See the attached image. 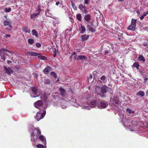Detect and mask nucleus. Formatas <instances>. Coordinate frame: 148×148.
I'll list each match as a JSON object with an SVG mask.
<instances>
[{
  "instance_id": "864d4df0",
  "label": "nucleus",
  "mask_w": 148,
  "mask_h": 148,
  "mask_svg": "<svg viewBox=\"0 0 148 148\" xmlns=\"http://www.w3.org/2000/svg\"><path fill=\"white\" fill-rule=\"evenodd\" d=\"M92 75L91 74L89 75V78L90 79H91L92 78Z\"/></svg>"
},
{
  "instance_id": "20e7f679",
  "label": "nucleus",
  "mask_w": 148,
  "mask_h": 148,
  "mask_svg": "<svg viewBox=\"0 0 148 148\" xmlns=\"http://www.w3.org/2000/svg\"><path fill=\"white\" fill-rule=\"evenodd\" d=\"M111 90V88H109L108 86L105 85L102 86L101 89V95H100V96L101 97H105L104 94L106 93L108 91H110Z\"/></svg>"
},
{
  "instance_id": "ea45409f",
  "label": "nucleus",
  "mask_w": 148,
  "mask_h": 148,
  "mask_svg": "<svg viewBox=\"0 0 148 148\" xmlns=\"http://www.w3.org/2000/svg\"><path fill=\"white\" fill-rule=\"evenodd\" d=\"M90 1V0H84V4H85L86 5L88 4Z\"/></svg>"
},
{
  "instance_id": "bf43d9fd",
  "label": "nucleus",
  "mask_w": 148,
  "mask_h": 148,
  "mask_svg": "<svg viewBox=\"0 0 148 148\" xmlns=\"http://www.w3.org/2000/svg\"><path fill=\"white\" fill-rule=\"evenodd\" d=\"M140 73H141L142 74H143V72L142 71H140Z\"/></svg>"
},
{
  "instance_id": "3c124183",
  "label": "nucleus",
  "mask_w": 148,
  "mask_h": 148,
  "mask_svg": "<svg viewBox=\"0 0 148 148\" xmlns=\"http://www.w3.org/2000/svg\"><path fill=\"white\" fill-rule=\"evenodd\" d=\"M12 23H10V25H8V26H9L10 28H12V26L11 24Z\"/></svg>"
},
{
  "instance_id": "5701e85b",
  "label": "nucleus",
  "mask_w": 148,
  "mask_h": 148,
  "mask_svg": "<svg viewBox=\"0 0 148 148\" xmlns=\"http://www.w3.org/2000/svg\"><path fill=\"white\" fill-rule=\"evenodd\" d=\"M86 30L85 27L82 24L80 30V32L81 33L83 34L86 31Z\"/></svg>"
},
{
  "instance_id": "9b49d317",
  "label": "nucleus",
  "mask_w": 148,
  "mask_h": 148,
  "mask_svg": "<svg viewBox=\"0 0 148 148\" xmlns=\"http://www.w3.org/2000/svg\"><path fill=\"white\" fill-rule=\"evenodd\" d=\"M52 70V68L49 66H47L43 70V73L46 74H48L49 72Z\"/></svg>"
},
{
  "instance_id": "cd10ccee",
  "label": "nucleus",
  "mask_w": 148,
  "mask_h": 148,
  "mask_svg": "<svg viewBox=\"0 0 148 148\" xmlns=\"http://www.w3.org/2000/svg\"><path fill=\"white\" fill-rule=\"evenodd\" d=\"M100 105L102 108H105L106 106V104L103 102H101L100 103Z\"/></svg>"
},
{
  "instance_id": "72a5a7b5",
  "label": "nucleus",
  "mask_w": 148,
  "mask_h": 148,
  "mask_svg": "<svg viewBox=\"0 0 148 148\" xmlns=\"http://www.w3.org/2000/svg\"><path fill=\"white\" fill-rule=\"evenodd\" d=\"M72 5L73 8L75 10H77V6L74 3H72Z\"/></svg>"
},
{
  "instance_id": "052dcab7",
  "label": "nucleus",
  "mask_w": 148,
  "mask_h": 148,
  "mask_svg": "<svg viewBox=\"0 0 148 148\" xmlns=\"http://www.w3.org/2000/svg\"><path fill=\"white\" fill-rule=\"evenodd\" d=\"M4 17L5 18H7V16H4Z\"/></svg>"
},
{
  "instance_id": "6e6d98bb",
  "label": "nucleus",
  "mask_w": 148,
  "mask_h": 148,
  "mask_svg": "<svg viewBox=\"0 0 148 148\" xmlns=\"http://www.w3.org/2000/svg\"><path fill=\"white\" fill-rule=\"evenodd\" d=\"M95 55H96L97 56V57H98L100 55V53H99L98 54H95Z\"/></svg>"
},
{
  "instance_id": "a211bd4d",
  "label": "nucleus",
  "mask_w": 148,
  "mask_h": 148,
  "mask_svg": "<svg viewBox=\"0 0 148 148\" xmlns=\"http://www.w3.org/2000/svg\"><path fill=\"white\" fill-rule=\"evenodd\" d=\"M88 30L92 32H94L95 31V29L93 28V25H88Z\"/></svg>"
},
{
  "instance_id": "423d86ee",
  "label": "nucleus",
  "mask_w": 148,
  "mask_h": 148,
  "mask_svg": "<svg viewBox=\"0 0 148 148\" xmlns=\"http://www.w3.org/2000/svg\"><path fill=\"white\" fill-rule=\"evenodd\" d=\"M32 90L33 93L32 94H34L32 97H36L39 96L40 90L37 87H33L32 88Z\"/></svg>"
},
{
  "instance_id": "39448f33",
  "label": "nucleus",
  "mask_w": 148,
  "mask_h": 148,
  "mask_svg": "<svg viewBox=\"0 0 148 148\" xmlns=\"http://www.w3.org/2000/svg\"><path fill=\"white\" fill-rule=\"evenodd\" d=\"M110 101L112 104L116 106L119 104V102L118 97L116 95L111 97Z\"/></svg>"
},
{
  "instance_id": "774afa93",
  "label": "nucleus",
  "mask_w": 148,
  "mask_h": 148,
  "mask_svg": "<svg viewBox=\"0 0 148 148\" xmlns=\"http://www.w3.org/2000/svg\"><path fill=\"white\" fill-rule=\"evenodd\" d=\"M59 81V79H58L57 80V81Z\"/></svg>"
},
{
  "instance_id": "09e8293b",
  "label": "nucleus",
  "mask_w": 148,
  "mask_h": 148,
  "mask_svg": "<svg viewBox=\"0 0 148 148\" xmlns=\"http://www.w3.org/2000/svg\"><path fill=\"white\" fill-rule=\"evenodd\" d=\"M147 14L146 13V12H143V15H144L145 16Z\"/></svg>"
},
{
  "instance_id": "a18cd8bd",
  "label": "nucleus",
  "mask_w": 148,
  "mask_h": 148,
  "mask_svg": "<svg viewBox=\"0 0 148 148\" xmlns=\"http://www.w3.org/2000/svg\"><path fill=\"white\" fill-rule=\"evenodd\" d=\"M109 53V51L107 50H106L105 51V53L106 54H108Z\"/></svg>"
},
{
  "instance_id": "a19ab883",
  "label": "nucleus",
  "mask_w": 148,
  "mask_h": 148,
  "mask_svg": "<svg viewBox=\"0 0 148 148\" xmlns=\"http://www.w3.org/2000/svg\"><path fill=\"white\" fill-rule=\"evenodd\" d=\"M40 98L42 100H45L46 99V97L45 96L44 97H43V96H40Z\"/></svg>"
},
{
  "instance_id": "2f4dec72",
  "label": "nucleus",
  "mask_w": 148,
  "mask_h": 148,
  "mask_svg": "<svg viewBox=\"0 0 148 148\" xmlns=\"http://www.w3.org/2000/svg\"><path fill=\"white\" fill-rule=\"evenodd\" d=\"M38 57L39 59L42 60H47V58L45 56H38Z\"/></svg>"
},
{
  "instance_id": "c9c22d12",
  "label": "nucleus",
  "mask_w": 148,
  "mask_h": 148,
  "mask_svg": "<svg viewBox=\"0 0 148 148\" xmlns=\"http://www.w3.org/2000/svg\"><path fill=\"white\" fill-rule=\"evenodd\" d=\"M127 112L129 114L134 113V111H133L131 110L128 108H127Z\"/></svg>"
},
{
  "instance_id": "6e6552de",
  "label": "nucleus",
  "mask_w": 148,
  "mask_h": 148,
  "mask_svg": "<svg viewBox=\"0 0 148 148\" xmlns=\"http://www.w3.org/2000/svg\"><path fill=\"white\" fill-rule=\"evenodd\" d=\"M43 103L42 101L38 100L35 102L34 103V106L36 108H38L39 110L42 109L41 108V107L43 106Z\"/></svg>"
},
{
  "instance_id": "b1692460",
  "label": "nucleus",
  "mask_w": 148,
  "mask_h": 148,
  "mask_svg": "<svg viewBox=\"0 0 148 148\" xmlns=\"http://www.w3.org/2000/svg\"><path fill=\"white\" fill-rule=\"evenodd\" d=\"M77 19L79 21H81L82 20V16L81 14L79 13L76 15Z\"/></svg>"
},
{
  "instance_id": "4be33fe9",
  "label": "nucleus",
  "mask_w": 148,
  "mask_h": 148,
  "mask_svg": "<svg viewBox=\"0 0 148 148\" xmlns=\"http://www.w3.org/2000/svg\"><path fill=\"white\" fill-rule=\"evenodd\" d=\"M89 35L84 34L82 36V39L83 40L85 41L87 40L89 37Z\"/></svg>"
},
{
  "instance_id": "680f3d73",
  "label": "nucleus",
  "mask_w": 148,
  "mask_h": 148,
  "mask_svg": "<svg viewBox=\"0 0 148 148\" xmlns=\"http://www.w3.org/2000/svg\"><path fill=\"white\" fill-rule=\"evenodd\" d=\"M118 39H119V40H120L121 39V38H120V37H118Z\"/></svg>"
},
{
  "instance_id": "4c0bfd02",
  "label": "nucleus",
  "mask_w": 148,
  "mask_h": 148,
  "mask_svg": "<svg viewBox=\"0 0 148 148\" xmlns=\"http://www.w3.org/2000/svg\"><path fill=\"white\" fill-rule=\"evenodd\" d=\"M50 81L48 79H45V83L46 84H49Z\"/></svg>"
},
{
  "instance_id": "c03bdc74",
  "label": "nucleus",
  "mask_w": 148,
  "mask_h": 148,
  "mask_svg": "<svg viewBox=\"0 0 148 148\" xmlns=\"http://www.w3.org/2000/svg\"><path fill=\"white\" fill-rule=\"evenodd\" d=\"M145 16H144V15H142L140 18V20H142L143 19Z\"/></svg>"
},
{
  "instance_id": "412c9836",
  "label": "nucleus",
  "mask_w": 148,
  "mask_h": 148,
  "mask_svg": "<svg viewBox=\"0 0 148 148\" xmlns=\"http://www.w3.org/2000/svg\"><path fill=\"white\" fill-rule=\"evenodd\" d=\"M139 63L138 62H134L132 66V67H136L137 70L139 69Z\"/></svg>"
},
{
  "instance_id": "2eb2a0df",
  "label": "nucleus",
  "mask_w": 148,
  "mask_h": 148,
  "mask_svg": "<svg viewBox=\"0 0 148 148\" xmlns=\"http://www.w3.org/2000/svg\"><path fill=\"white\" fill-rule=\"evenodd\" d=\"M39 138L44 144L45 145L46 144V138L43 135H40L39 137Z\"/></svg>"
},
{
  "instance_id": "e2e57ef3",
  "label": "nucleus",
  "mask_w": 148,
  "mask_h": 148,
  "mask_svg": "<svg viewBox=\"0 0 148 148\" xmlns=\"http://www.w3.org/2000/svg\"><path fill=\"white\" fill-rule=\"evenodd\" d=\"M146 13H147V14H148V11L146 12Z\"/></svg>"
},
{
  "instance_id": "8fccbe9b",
  "label": "nucleus",
  "mask_w": 148,
  "mask_h": 148,
  "mask_svg": "<svg viewBox=\"0 0 148 148\" xmlns=\"http://www.w3.org/2000/svg\"><path fill=\"white\" fill-rule=\"evenodd\" d=\"M7 62L8 64H9L10 63H11L12 62V61L10 60H8L7 61Z\"/></svg>"
},
{
  "instance_id": "aec40b11",
  "label": "nucleus",
  "mask_w": 148,
  "mask_h": 148,
  "mask_svg": "<svg viewBox=\"0 0 148 148\" xmlns=\"http://www.w3.org/2000/svg\"><path fill=\"white\" fill-rule=\"evenodd\" d=\"M136 95L138 96H140L141 97H143L144 96L145 93L143 91H140L136 93Z\"/></svg>"
},
{
  "instance_id": "f8f14e48",
  "label": "nucleus",
  "mask_w": 148,
  "mask_h": 148,
  "mask_svg": "<svg viewBox=\"0 0 148 148\" xmlns=\"http://www.w3.org/2000/svg\"><path fill=\"white\" fill-rule=\"evenodd\" d=\"M4 69L5 73L9 75H10L11 74L13 73L14 72V71L11 70L10 68L5 67Z\"/></svg>"
},
{
  "instance_id": "69168bd1",
  "label": "nucleus",
  "mask_w": 148,
  "mask_h": 148,
  "mask_svg": "<svg viewBox=\"0 0 148 148\" xmlns=\"http://www.w3.org/2000/svg\"><path fill=\"white\" fill-rule=\"evenodd\" d=\"M54 56V57H55V56H56V54H54V56Z\"/></svg>"
},
{
  "instance_id": "ddd939ff",
  "label": "nucleus",
  "mask_w": 148,
  "mask_h": 148,
  "mask_svg": "<svg viewBox=\"0 0 148 148\" xmlns=\"http://www.w3.org/2000/svg\"><path fill=\"white\" fill-rule=\"evenodd\" d=\"M27 53L29 56H38L41 55V54L40 53L37 52H33L32 51L28 52Z\"/></svg>"
},
{
  "instance_id": "e433bc0d",
  "label": "nucleus",
  "mask_w": 148,
  "mask_h": 148,
  "mask_svg": "<svg viewBox=\"0 0 148 148\" xmlns=\"http://www.w3.org/2000/svg\"><path fill=\"white\" fill-rule=\"evenodd\" d=\"M106 78V77L105 75H102L100 78L104 82Z\"/></svg>"
},
{
  "instance_id": "5fc2aeb1",
  "label": "nucleus",
  "mask_w": 148,
  "mask_h": 148,
  "mask_svg": "<svg viewBox=\"0 0 148 148\" xmlns=\"http://www.w3.org/2000/svg\"><path fill=\"white\" fill-rule=\"evenodd\" d=\"M60 2H56V5H58L60 3Z\"/></svg>"
},
{
  "instance_id": "de8ad7c7",
  "label": "nucleus",
  "mask_w": 148,
  "mask_h": 148,
  "mask_svg": "<svg viewBox=\"0 0 148 148\" xmlns=\"http://www.w3.org/2000/svg\"><path fill=\"white\" fill-rule=\"evenodd\" d=\"M75 55V57H77V54H76V53L75 52H74L72 54V55Z\"/></svg>"
},
{
  "instance_id": "37998d69",
  "label": "nucleus",
  "mask_w": 148,
  "mask_h": 148,
  "mask_svg": "<svg viewBox=\"0 0 148 148\" xmlns=\"http://www.w3.org/2000/svg\"><path fill=\"white\" fill-rule=\"evenodd\" d=\"M11 36V35L9 34H5L4 37L5 38H9Z\"/></svg>"
},
{
  "instance_id": "7c9ffc66",
  "label": "nucleus",
  "mask_w": 148,
  "mask_h": 148,
  "mask_svg": "<svg viewBox=\"0 0 148 148\" xmlns=\"http://www.w3.org/2000/svg\"><path fill=\"white\" fill-rule=\"evenodd\" d=\"M39 15V13H34L30 15V17L31 18L33 19V18L35 17H36Z\"/></svg>"
},
{
  "instance_id": "49530a36",
  "label": "nucleus",
  "mask_w": 148,
  "mask_h": 148,
  "mask_svg": "<svg viewBox=\"0 0 148 148\" xmlns=\"http://www.w3.org/2000/svg\"><path fill=\"white\" fill-rule=\"evenodd\" d=\"M148 79L147 77L145 78L144 79V82H146L148 80Z\"/></svg>"
},
{
  "instance_id": "9d476101",
  "label": "nucleus",
  "mask_w": 148,
  "mask_h": 148,
  "mask_svg": "<svg viewBox=\"0 0 148 148\" xmlns=\"http://www.w3.org/2000/svg\"><path fill=\"white\" fill-rule=\"evenodd\" d=\"M75 59L78 61L84 60H86L87 59V58L85 56L81 55L78 56L77 57H75Z\"/></svg>"
},
{
  "instance_id": "338daca9",
  "label": "nucleus",
  "mask_w": 148,
  "mask_h": 148,
  "mask_svg": "<svg viewBox=\"0 0 148 148\" xmlns=\"http://www.w3.org/2000/svg\"><path fill=\"white\" fill-rule=\"evenodd\" d=\"M137 12V13H139V11H138Z\"/></svg>"
},
{
  "instance_id": "dca6fc26",
  "label": "nucleus",
  "mask_w": 148,
  "mask_h": 148,
  "mask_svg": "<svg viewBox=\"0 0 148 148\" xmlns=\"http://www.w3.org/2000/svg\"><path fill=\"white\" fill-rule=\"evenodd\" d=\"M84 18L86 21L89 22L91 19V16L89 14H88L84 16Z\"/></svg>"
},
{
  "instance_id": "6ab92c4d",
  "label": "nucleus",
  "mask_w": 148,
  "mask_h": 148,
  "mask_svg": "<svg viewBox=\"0 0 148 148\" xmlns=\"http://www.w3.org/2000/svg\"><path fill=\"white\" fill-rule=\"evenodd\" d=\"M59 90L60 91V95L63 97L64 96V94L66 92L65 90L63 88L60 87L59 88Z\"/></svg>"
},
{
  "instance_id": "603ef678",
  "label": "nucleus",
  "mask_w": 148,
  "mask_h": 148,
  "mask_svg": "<svg viewBox=\"0 0 148 148\" xmlns=\"http://www.w3.org/2000/svg\"><path fill=\"white\" fill-rule=\"evenodd\" d=\"M41 10L40 9V8H39L38 10V13H39H39H40V11H41Z\"/></svg>"
},
{
  "instance_id": "c85d7f7f",
  "label": "nucleus",
  "mask_w": 148,
  "mask_h": 148,
  "mask_svg": "<svg viewBox=\"0 0 148 148\" xmlns=\"http://www.w3.org/2000/svg\"><path fill=\"white\" fill-rule=\"evenodd\" d=\"M28 43L30 45H32L34 42V40L32 39H29L28 40Z\"/></svg>"
},
{
  "instance_id": "bb28decb",
  "label": "nucleus",
  "mask_w": 148,
  "mask_h": 148,
  "mask_svg": "<svg viewBox=\"0 0 148 148\" xmlns=\"http://www.w3.org/2000/svg\"><path fill=\"white\" fill-rule=\"evenodd\" d=\"M22 30L25 33H30L31 31L30 30V29H29L27 27H23L22 28Z\"/></svg>"
},
{
  "instance_id": "0eeeda50",
  "label": "nucleus",
  "mask_w": 148,
  "mask_h": 148,
  "mask_svg": "<svg viewBox=\"0 0 148 148\" xmlns=\"http://www.w3.org/2000/svg\"><path fill=\"white\" fill-rule=\"evenodd\" d=\"M136 20L132 18V19L131 24L127 27V29L132 31H134L135 29V27L136 25Z\"/></svg>"
},
{
  "instance_id": "f257e3e1",
  "label": "nucleus",
  "mask_w": 148,
  "mask_h": 148,
  "mask_svg": "<svg viewBox=\"0 0 148 148\" xmlns=\"http://www.w3.org/2000/svg\"><path fill=\"white\" fill-rule=\"evenodd\" d=\"M46 112L44 107L42 108V109L40 110V112H38L36 114V119L38 121L42 119L46 114Z\"/></svg>"
},
{
  "instance_id": "7ed1b4c3",
  "label": "nucleus",
  "mask_w": 148,
  "mask_h": 148,
  "mask_svg": "<svg viewBox=\"0 0 148 148\" xmlns=\"http://www.w3.org/2000/svg\"><path fill=\"white\" fill-rule=\"evenodd\" d=\"M6 52L10 53H12L11 51L6 49L3 48L0 49V56L1 57L0 58L4 61H5L6 59L5 57L6 56H9V55H8L7 53H5Z\"/></svg>"
},
{
  "instance_id": "f03ea898",
  "label": "nucleus",
  "mask_w": 148,
  "mask_h": 148,
  "mask_svg": "<svg viewBox=\"0 0 148 148\" xmlns=\"http://www.w3.org/2000/svg\"><path fill=\"white\" fill-rule=\"evenodd\" d=\"M41 131L38 127L35 128L31 134V136L33 138L34 141L37 140L39 135H41Z\"/></svg>"
},
{
  "instance_id": "13d9d810",
  "label": "nucleus",
  "mask_w": 148,
  "mask_h": 148,
  "mask_svg": "<svg viewBox=\"0 0 148 148\" xmlns=\"http://www.w3.org/2000/svg\"><path fill=\"white\" fill-rule=\"evenodd\" d=\"M123 1V0H118V1H119V2H121V1Z\"/></svg>"
},
{
  "instance_id": "0e129e2a",
  "label": "nucleus",
  "mask_w": 148,
  "mask_h": 148,
  "mask_svg": "<svg viewBox=\"0 0 148 148\" xmlns=\"http://www.w3.org/2000/svg\"><path fill=\"white\" fill-rule=\"evenodd\" d=\"M72 55H71L70 56V58H71V57H72Z\"/></svg>"
},
{
  "instance_id": "1a4fd4ad",
  "label": "nucleus",
  "mask_w": 148,
  "mask_h": 148,
  "mask_svg": "<svg viewBox=\"0 0 148 148\" xmlns=\"http://www.w3.org/2000/svg\"><path fill=\"white\" fill-rule=\"evenodd\" d=\"M79 8L84 14H86L87 13L88 11L86 10V8L85 6L83 5V4H80L79 5Z\"/></svg>"
},
{
  "instance_id": "473e14b6",
  "label": "nucleus",
  "mask_w": 148,
  "mask_h": 148,
  "mask_svg": "<svg viewBox=\"0 0 148 148\" xmlns=\"http://www.w3.org/2000/svg\"><path fill=\"white\" fill-rule=\"evenodd\" d=\"M12 10L11 8H5L4 9L5 11L7 12H10Z\"/></svg>"
},
{
  "instance_id": "f704fd0d",
  "label": "nucleus",
  "mask_w": 148,
  "mask_h": 148,
  "mask_svg": "<svg viewBox=\"0 0 148 148\" xmlns=\"http://www.w3.org/2000/svg\"><path fill=\"white\" fill-rule=\"evenodd\" d=\"M36 147L37 148H45V147L43 145L40 144H38L36 145Z\"/></svg>"
},
{
  "instance_id": "a878e982",
  "label": "nucleus",
  "mask_w": 148,
  "mask_h": 148,
  "mask_svg": "<svg viewBox=\"0 0 148 148\" xmlns=\"http://www.w3.org/2000/svg\"><path fill=\"white\" fill-rule=\"evenodd\" d=\"M32 34L33 35L35 36L36 37L38 36V33L36 31L35 29H33L32 31Z\"/></svg>"
},
{
  "instance_id": "79ce46f5",
  "label": "nucleus",
  "mask_w": 148,
  "mask_h": 148,
  "mask_svg": "<svg viewBox=\"0 0 148 148\" xmlns=\"http://www.w3.org/2000/svg\"><path fill=\"white\" fill-rule=\"evenodd\" d=\"M97 72L96 71H94L92 73V74L94 76H97Z\"/></svg>"
},
{
  "instance_id": "4468645a",
  "label": "nucleus",
  "mask_w": 148,
  "mask_h": 148,
  "mask_svg": "<svg viewBox=\"0 0 148 148\" xmlns=\"http://www.w3.org/2000/svg\"><path fill=\"white\" fill-rule=\"evenodd\" d=\"M10 23H12L11 21L9 18H7L4 20L3 25L4 26H8L10 25Z\"/></svg>"
},
{
  "instance_id": "4d7b16f0",
  "label": "nucleus",
  "mask_w": 148,
  "mask_h": 148,
  "mask_svg": "<svg viewBox=\"0 0 148 148\" xmlns=\"http://www.w3.org/2000/svg\"><path fill=\"white\" fill-rule=\"evenodd\" d=\"M146 94L147 95H148V90L146 92Z\"/></svg>"
},
{
  "instance_id": "f3484780",
  "label": "nucleus",
  "mask_w": 148,
  "mask_h": 148,
  "mask_svg": "<svg viewBox=\"0 0 148 148\" xmlns=\"http://www.w3.org/2000/svg\"><path fill=\"white\" fill-rule=\"evenodd\" d=\"M97 103V101L93 100L91 102L88 103V105L90 106V107L91 108H94L96 106V104Z\"/></svg>"
},
{
  "instance_id": "c756f323",
  "label": "nucleus",
  "mask_w": 148,
  "mask_h": 148,
  "mask_svg": "<svg viewBox=\"0 0 148 148\" xmlns=\"http://www.w3.org/2000/svg\"><path fill=\"white\" fill-rule=\"evenodd\" d=\"M51 75L53 77H54L55 79H56L57 78V76L56 73L55 72H51Z\"/></svg>"
},
{
  "instance_id": "393cba45",
  "label": "nucleus",
  "mask_w": 148,
  "mask_h": 148,
  "mask_svg": "<svg viewBox=\"0 0 148 148\" xmlns=\"http://www.w3.org/2000/svg\"><path fill=\"white\" fill-rule=\"evenodd\" d=\"M138 60L140 61H142L143 62H145V60L143 57V56L141 55H140L139 56V57L138 58Z\"/></svg>"
},
{
  "instance_id": "58836bf2",
  "label": "nucleus",
  "mask_w": 148,
  "mask_h": 148,
  "mask_svg": "<svg viewBox=\"0 0 148 148\" xmlns=\"http://www.w3.org/2000/svg\"><path fill=\"white\" fill-rule=\"evenodd\" d=\"M36 47L38 48H40L41 47V44L39 43H37L36 44Z\"/></svg>"
}]
</instances>
